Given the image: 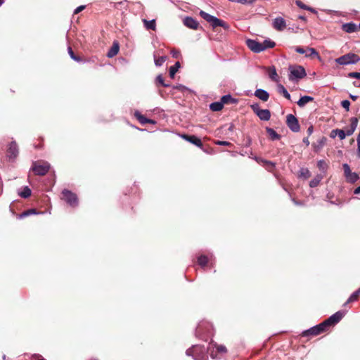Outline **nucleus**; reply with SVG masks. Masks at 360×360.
<instances>
[{"label": "nucleus", "instance_id": "nucleus-8", "mask_svg": "<svg viewBox=\"0 0 360 360\" xmlns=\"http://www.w3.org/2000/svg\"><path fill=\"white\" fill-rule=\"evenodd\" d=\"M63 199L65 200L70 205L75 206L77 205V198L75 194L68 190H64L62 193Z\"/></svg>", "mask_w": 360, "mask_h": 360}, {"label": "nucleus", "instance_id": "nucleus-28", "mask_svg": "<svg viewBox=\"0 0 360 360\" xmlns=\"http://www.w3.org/2000/svg\"><path fill=\"white\" fill-rule=\"evenodd\" d=\"M200 16H201L202 18H204V19H205L206 21H207L209 23H210V22H211L212 19V18H213V17H214L213 15H210V14H208V13H207L206 12L202 11H201L200 12Z\"/></svg>", "mask_w": 360, "mask_h": 360}, {"label": "nucleus", "instance_id": "nucleus-21", "mask_svg": "<svg viewBox=\"0 0 360 360\" xmlns=\"http://www.w3.org/2000/svg\"><path fill=\"white\" fill-rule=\"evenodd\" d=\"M311 101H313L312 97L308 96H304L300 98V100L297 101V105L300 107H303L304 105H305L307 103H308L309 102H310Z\"/></svg>", "mask_w": 360, "mask_h": 360}, {"label": "nucleus", "instance_id": "nucleus-45", "mask_svg": "<svg viewBox=\"0 0 360 360\" xmlns=\"http://www.w3.org/2000/svg\"><path fill=\"white\" fill-rule=\"evenodd\" d=\"M348 76L351 78L360 79V72H350Z\"/></svg>", "mask_w": 360, "mask_h": 360}, {"label": "nucleus", "instance_id": "nucleus-14", "mask_svg": "<svg viewBox=\"0 0 360 360\" xmlns=\"http://www.w3.org/2000/svg\"><path fill=\"white\" fill-rule=\"evenodd\" d=\"M255 96L263 101H266L269 97L267 91L260 89L255 91Z\"/></svg>", "mask_w": 360, "mask_h": 360}, {"label": "nucleus", "instance_id": "nucleus-39", "mask_svg": "<svg viewBox=\"0 0 360 360\" xmlns=\"http://www.w3.org/2000/svg\"><path fill=\"white\" fill-rule=\"evenodd\" d=\"M229 1H231V2H236V3H239V4H252L255 1L254 0H229Z\"/></svg>", "mask_w": 360, "mask_h": 360}, {"label": "nucleus", "instance_id": "nucleus-3", "mask_svg": "<svg viewBox=\"0 0 360 360\" xmlns=\"http://www.w3.org/2000/svg\"><path fill=\"white\" fill-rule=\"evenodd\" d=\"M290 75L289 79L290 80H295L304 77L306 76V72L303 67L300 65L296 66H290L289 67Z\"/></svg>", "mask_w": 360, "mask_h": 360}, {"label": "nucleus", "instance_id": "nucleus-7", "mask_svg": "<svg viewBox=\"0 0 360 360\" xmlns=\"http://www.w3.org/2000/svg\"><path fill=\"white\" fill-rule=\"evenodd\" d=\"M286 123L288 127L294 132H297L300 130V124L297 119L292 114L286 116Z\"/></svg>", "mask_w": 360, "mask_h": 360}, {"label": "nucleus", "instance_id": "nucleus-26", "mask_svg": "<svg viewBox=\"0 0 360 360\" xmlns=\"http://www.w3.org/2000/svg\"><path fill=\"white\" fill-rule=\"evenodd\" d=\"M179 68H180L179 62H176L174 65L170 67L169 75L172 78H173L174 77L176 72L178 71Z\"/></svg>", "mask_w": 360, "mask_h": 360}, {"label": "nucleus", "instance_id": "nucleus-10", "mask_svg": "<svg viewBox=\"0 0 360 360\" xmlns=\"http://www.w3.org/2000/svg\"><path fill=\"white\" fill-rule=\"evenodd\" d=\"M273 27L278 31L283 30L286 27V23L283 18H276L273 22Z\"/></svg>", "mask_w": 360, "mask_h": 360}, {"label": "nucleus", "instance_id": "nucleus-47", "mask_svg": "<svg viewBox=\"0 0 360 360\" xmlns=\"http://www.w3.org/2000/svg\"><path fill=\"white\" fill-rule=\"evenodd\" d=\"M252 109L253 110L254 112L257 115V112L260 111L262 109L259 108V105L257 104L252 105L251 106Z\"/></svg>", "mask_w": 360, "mask_h": 360}, {"label": "nucleus", "instance_id": "nucleus-25", "mask_svg": "<svg viewBox=\"0 0 360 360\" xmlns=\"http://www.w3.org/2000/svg\"><path fill=\"white\" fill-rule=\"evenodd\" d=\"M278 92L282 94L285 98L290 100V95L288 92V91L285 89V88L282 84L278 85Z\"/></svg>", "mask_w": 360, "mask_h": 360}, {"label": "nucleus", "instance_id": "nucleus-53", "mask_svg": "<svg viewBox=\"0 0 360 360\" xmlns=\"http://www.w3.org/2000/svg\"><path fill=\"white\" fill-rule=\"evenodd\" d=\"M34 213H36V212H35V210H28V211H27V212H24V213L22 214V215H23V216H27V215H29V214H34Z\"/></svg>", "mask_w": 360, "mask_h": 360}, {"label": "nucleus", "instance_id": "nucleus-11", "mask_svg": "<svg viewBox=\"0 0 360 360\" xmlns=\"http://www.w3.org/2000/svg\"><path fill=\"white\" fill-rule=\"evenodd\" d=\"M184 24L186 27L193 29V30H196L198 27V22L195 19H193V18H191V17H186L184 20Z\"/></svg>", "mask_w": 360, "mask_h": 360}, {"label": "nucleus", "instance_id": "nucleus-17", "mask_svg": "<svg viewBox=\"0 0 360 360\" xmlns=\"http://www.w3.org/2000/svg\"><path fill=\"white\" fill-rule=\"evenodd\" d=\"M8 156L10 158H15L18 155V147L15 143H11L9 146L8 150Z\"/></svg>", "mask_w": 360, "mask_h": 360}, {"label": "nucleus", "instance_id": "nucleus-63", "mask_svg": "<svg viewBox=\"0 0 360 360\" xmlns=\"http://www.w3.org/2000/svg\"><path fill=\"white\" fill-rule=\"evenodd\" d=\"M354 85H355L356 86L360 87V83H359L358 85H357V84H356L354 83Z\"/></svg>", "mask_w": 360, "mask_h": 360}, {"label": "nucleus", "instance_id": "nucleus-33", "mask_svg": "<svg viewBox=\"0 0 360 360\" xmlns=\"http://www.w3.org/2000/svg\"><path fill=\"white\" fill-rule=\"evenodd\" d=\"M321 177L319 176H316L314 179H313L310 183L309 186L311 187H316L319 185V182L321 181Z\"/></svg>", "mask_w": 360, "mask_h": 360}, {"label": "nucleus", "instance_id": "nucleus-60", "mask_svg": "<svg viewBox=\"0 0 360 360\" xmlns=\"http://www.w3.org/2000/svg\"><path fill=\"white\" fill-rule=\"evenodd\" d=\"M304 141L305 143H307V145H309V143L308 139L304 140Z\"/></svg>", "mask_w": 360, "mask_h": 360}, {"label": "nucleus", "instance_id": "nucleus-5", "mask_svg": "<svg viewBox=\"0 0 360 360\" xmlns=\"http://www.w3.org/2000/svg\"><path fill=\"white\" fill-rule=\"evenodd\" d=\"M344 169V175L346 180L350 183L356 182L359 179V174L356 172H352L348 164L345 163L342 165Z\"/></svg>", "mask_w": 360, "mask_h": 360}, {"label": "nucleus", "instance_id": "nucleus-31", "mask_svg": "<svg viewBox=\"0 0 360 360\" xmlns=\"http://www.w3.org/2000/svg\"><path fill=\"white\" fill-rule=\"evenodd\" d=\"M166 58H167L166 56H160L158 58L155 57V64L157 66H161L166 60Z\"/></svg>", "mask_w": 360, "mask_h": 360}, {"label": "nucleus", "instance_id": "nucleus-38", "mask_svg": "<svg viewBox=\"0 0 360 360\" xmlns=\"http://www.w3.org/2000/svg\"><path fill=\"white\" fill-rule=\"evenodd\" d=\"M326 141V139L325 137H323L319 141V145L317 146H315V150L319 151L325 144Z\"/></svg>", "mask_w": 360, "mask_h": 360}, {"label": "nucleus", "instance_id": "nucleus-59", "mask_svg": "<svg viewBox=\"0 0 360 360\" xmlns=\"http://www.w3.org/2000/svg\"><path fill=\"white\" fill-rule=\"evenodd\" d=\"M199 348H200L199 347L195 346V347H194L193 348V349L195 351V350L198 349Z\"/></svg>", "mask_w": 360, "mask_h": 360}, {"label": "nucleus", "instance_id": "nucleus-4", "mask_svg": "<svg viewBox=\"0 0 360 360\" xmlns=\"http://www.w3.org/2000/svg\"><path fill=\"white\" fill-rule=\"evenodd\" d=\"M50 169V165L46 162H34L32 169L37 175H45Z\"/></svg>", "mask_w": 360, "mask_h": 360}, {"label": "nucleus", "instance_id": "nucleus-61", "mask_svg": "<svg viewBox=\"0 0 360 360\" xmlns=\"http://www.w3.org/2000/svg\"><path fill=\"white\" fill-rule=\"evenodd\" d=\"M191 351V349L187 350V352H186L187 354H189Z\"/></svg>", "mask_w": 360, "mask_h": 360}, {"label": "nucleus", "instance_id": "nucleus-2", "mask_svg": "<svg viewBox=\"0 0 360 360\" xmlns=\"http://www.w3.org/2000/svg\"><path fill=\"white\" fill-rule=\"evenodd\" d=\"M360 61V57L353 53H349L335 59V62L342 65L355 64Z\"/></svg>", "mask_w": 360, "mask_h": 360}, {"label": "nucleus", "instance_id": "nucleus-30", "mask_svg": "<svg viewBox=\"0 0 360 360\" xmlns=\"http://www.w3.org/2000/svg\"><path fill=\"white\" fill-rule=\"evenodd\" d=\"M300 175L304 179H308L311 176V174L308 169L302 168L300 171Z\"/></svg>", "mask_w": 360, "mask_h": 360}, {"label": "nucleus", "instance_id": "nucleus-35", "mask_svg": "<svg viewBox=\"0 0 360 360\" xmlns=\"http://www.w3.org/2000/svg\"><path fill=\"white\" fill-rule=\"evenodd\" d=\"M313 56H318V53L314 48H308L306 52L307 57H311Z\"/></svg>", "mask_w": 360, "mask_h": 360}, {"label": "nucleus", "instance_id": "nucleus-57", "mask_svg": "<svg viewBox=\"0 0 360 360\" xmlns=\"http://www.w3.org/2000/svg\"><path fill=\"white\" fill-rule=\"evenodd\" d=\"M350 98H351L353 101H355V100L357 98V96H352V95H351V96H350Z\"/></svg>", "mask_w": 360, "mask_h": 360}, {"label": "nucleus", "instance_id": "nucleus-29", "mask_svg": "<svg viewBox=\"0 0 360 360\" xmlns=\"http://www.w3.org/2000/svg\"><path fill=\"white\" fill-rule=\"evenodd\" d=\"M266 131H267L269 135L270 136V137L273 140H276V139H278L279 138V135L273 129L267 128Z\"/></svg>", "mask_w": 360, "mask_h": 360}, {"label": "nucleus", "instance_id": "nucleus-49", "mask_svg": "<svg viewBox=\"0 0 360 360\" xmlns=\"http://www.w3.org/2000/svg\"><path fill=\"white\" fill-rule=\"evenodd\" d=\"M85 8V6H78L74 11V13L75 14H77L79 13V12H81L82 11H83L84 9Z\"/></svg>", "mask_w": 360, "mask_h": 360}, {"label": "nucleus", "instance_id": "nucleus-43", "mask_svg": "<svg viewBox=\"0 0 360 360\" xmlns=\"http://www.w3.org/2000/svg\"><path fill=\"white\" fill-rule=\"evenodd\" d=\"M296 5L300 7V8H302V9H304V10H307L308 8V6L307 5H305L304 4H303L301 1L300 0H297L296 1Z\"/></svg>", "mask_w": 360, "mask_h": 360}, {"label": "nucleus", "instance_id": "nucleus-19", "mask_svg": "<svg viewBox=\"0 0 360 360\" xmlns=\"http://www.w3.org/2000/svg\"><path fill=\"white\" fill-rule=\"evenodd\" d=\"M134 115L141 124L154 123L153 120L146 118L139 111H136Z\"/></svg>", "mask_w": 360, "mask_h": 360}, {"label": "nucleus", "instance_id": "nucleus-13", "mask_svg": "<svg viewBox=\"0 0 360 360\" xmlns=\"http://www.w3.org/2000/svg\"><path fill=\"white\" fill-rule=\"evenodd\" d=\"M182 137L198 147H201L202 145L201 140L195 136L183 135Z\"/></svg>", "mask_w": 360, "mask_h": 360}, {"label": "nucleus", "instance_id": "nucleus-22", "mask_svg": "<svg viewBox=\"0 0 360 360\" xmlns=\"http://www.w3.org/2000/svg\"><path fill=\"white\" fill-rule=\"evenodd\" d=\"M357 123H358V120L356 118L352 119L351 127L349 129H348L347 131V136H350L354 132V131L356 130V127H357Z\"/></svg>", "mask_w": 360, "mask_h": 360}, {"label": "nucleus", "instance_id": "nucleus-32", "mask_svg": "<svg viewBox=\"0 0 360 360\" xmlns=\"http://www.w3.org/2000/svg\"><path fill=\"white\" fill-rule=\"evenodd\" d=\"M198 262L200 266H204L207 264L208 259L206 256L201 255L200 257H198Z\"/></svg>", "mask_w": 360, "mask_h": 360}, {"label": "nucleus", "instance_id": "nucleus-44", "mask_svg": "<svg viewBox=\"0 0 360 360\" xmlns=\"http://www.w3.org/2000/svg\"><path fill=\"white\" fill-rule=\"evenodd\" d=\"M68 53H69V55L70 56V57H71L73 60H77V61H78V60H79V58L75 56L74 52H73V51L72 50L71 47H69V48H68Z\"/></svg>", "mask_w": 360, "mask_h": 360}, {"label": "nucleus", "instance_id": "nucleus-55", "mask_svg": "<svg viewBox=\"0 0 360 360\" xmlns=\"http://www.w3.org/2000/svg\"><path fill=\"white\" fill-rule=\"evenodd\" d=\"M360 193V186L359 187H357L355 191H354V193L355 194H359Z\"/></svg>", "mask_w": 360, "mask_h": 360}, {"label": "nucleus", "instance_id": "nucleus-54", "mask_svg": "<svg viewBox=\"0 0 360 360\" xmlns=\"http://www.w3.org/2000/svg\"><path fill=\"white\" fill-rule=\"evenodd\" d=\"M307 11H311V12H312V13H316V11H315V9H314V8H311V7H309V6H308V8H307Z\"/></svg>", "mask_w": 360, "mask_h": 360}, {"label": "nucleus", "instance_id": "nucleus-64", "mask_svg": "<svg viewBox=\"0 0 360 360\" xmlns=\"http://www.w3.org/2000/svg\"><path fill=\"white\" fill-rule=\"evenodd\" d=\"M2 4H3V1L0 0V6H1Z\"/></svg>", "mask_w": 360, "mask_h": 360}, {"label": "nucleus", "instance_id": "nucleus-12", "mask_svg": "<svg viewBox=\"0 0 360 360\" xmlns=\"http://www.w3.org/2000/svg\"><path fill=\"white\" fill-rule=\"evenodd\" d=\"M214 348H216L217 351L221 354H225L226 352V348L224 345H217V344L212 345L209 349L211 352V356L212 358H216L217 356L214 355Z\"/></svg>", "mask_w": 360, "mask_h": 360}, {"label": "nucleus", "instance_id": "nucleus-51", "mask_svg": "<svg viewBox=\"0 0 360 360\" xmlns=\"http://www.w3.org/2000/svg\"><path fill=\"white\" fill-rule=\"evenodd\" d=\"M171 54L174 58H177L179 54V52L176 50H172Z\"/></svg>", "mask_w": 360, "mask_h": 360}, {"label": "nucleus", "instance_id": "nucleus-6", "mask_svg": "<svg viewBox=\"0 0 360 360\" xmlns=\"http://www.w3.org/2000/svg\"><path fill=\"white\" fill-rule=\"evenodd\" d=\"M326 329V326L325 324L321 323V324L316 326L314 327L311 328L309 330H307L302 333L303 336H308V335H317L322 332L325 331Z\"/></svg>", "mask_w": 360, "mask_h": 360}, {"label": "nucleus", "instance_id": "nucleus-42", "mask_svg": "<svg viewBox=\"0 0 360 360\" xmlns=\"http://www.w3.org/2000/svg\"><path fill=\"white\" fill-rule=\"evenodd\" d=\"M341 105L342 108H344L347 111H349V106H350V102L347 100H344L342 101Z\"/></svg>", "mask_w": 360, "mask_h": 360}, {"label": "nucleus", "instance_id": "nucleus-37", "mask_svg": "<svg viewBox=\"0 0 360 360\" xmlns=\"http://www.w3.org/2000/svg\"><path fill=\"white\" fill-rule=\"evenodd\" d=\"M269 75V77L271 79H273L274 81L278 80V75H277L276 69L274 68L270 70Z\"/></svg>", "mask_w": 360, "mask_h": 360}, {"label": "nucleus", "instance_id": "nucleus-20", "mask_svg": "<svg viewBox=\"0 0 360 360\" xmlns=\"http://www.w3.org/2000/svg\"><path fill=\"white\" fill-rule=\"evenodd\" d=\"M143 22L144 25H145L146 29L152 30H155L156 25H155V20H147L146 19H143Z\"/></svg>", "mask_w": 360, "mask_h": 360}, {"label": "nucleus", "instance_id": "nucleus-34", "mask_svg": "<svg viewBox=\"0 0 360 360\" xmlns=\"http://www.w3.org/2000/svg\"><path fill=\"white\" fill-rule=\"evenodd\" d=\"M221 101L223 104L228 103L229 102H235V101L232 98L230 95H225L221 97Z\"/></svg>", "mask_w": 360, "mask_h": 360}, {"label": "nucleus", "instance_id": "nucleus-36", "mask_svg": "<svg viewBox=\"0 0 360 360\" xmlns=\"http://www.w3.org/2000/svg\"><path fill=\"white\" fill-rule=\"evenodd\" d=\"M317 166L320 170L323 172L326 171L328 167V165L324 160H319L317 163Z\"/></svg>", "mask_w": 360, "mask_h": 360}, {"label": "nucleus", "instance_id": "nucleus-58", "mask_svg": "<svg viewBox=\"0 0 360 360\" xmlns=\"http://www.w3.org/2000/svg\"><path fill=\"white\" fill-rule=\"evenodd\" d=\"M299 18H300L301 20H304V21H305V20H306V18H305V17H304V16H300Z\"/></svg>", "mask_w": 360, "mask_h": 360}, {"label": "nucleus", "instance_id": "nucleus-16", "mask_svg": "<svg viewBox=\"0 0 360 360\" xmlns=\"http://www.w3.org/2000/svg\"><path fill=\"white\" fill-rule=\"evenodd\" d=\"M257 115L259 117L260 120L267 121L270 119L271 113L269 110H266V109L262 110V109L260 111L257 112Z\"/></svg>", "mask_w": 360, "mask_h": 360}, {"label": "nucleus", "instance_id": "nucleus-40", "mask_svg": "<svg viewBox=\"0 0 360 360\" xmlns=\"http://www.w3.org/2000/svg\"><path fill=\"white\" fill-rule=\"evenodd\" d=\"M359 295L358 294V292H353L351 295V296L349 297L347 303L352 302H354V301L356 300L358 297H359Z\"/></svg>", "mask_w": 360, "mask_h": 360}, {"label": "nucleus", "instance_id": "nucleus-56", "mask_svg": "<svg viewBox=\"0 0 360 360\" xmlns=\"http://www.w3.org/2000/svg\"><path fill=\"white\" fill-rule=\"evenodd\" d=\"M307 131L309 134H311L313 131V127L311 126L308 128Z\"/></svg>", "mask_w": 360, "mask_h": 360}, {"label": "nucleus", "instance_id": "nucleus-23", "mask_svg": "<svg viewBox=\"0 0 360 360\" xmlns=\"http://www.w3.org/2000/svg\"><path fill=\"white\" fill-rule=\"evenodd\" d=\"M223 106L224 104L220 101L211 103L210 108L212 111H219L223 108Z\"/></svg>", "mask_w": 360, "mask_h": 360}, {"label": "nucleus", "instance_id": "nucleus-24", "mask_svg": "<svg viewBox=\"0 0 360 360\" xmlns=\"http://www.w3.org/2000/svg\"><path fill=\"white\" fill-rule=\"evenodd\" d=\"M119 51V46L117 44H114L112 48L110 49V51L108 53V56L109 58H112L117 54Z\"/></svg>", "mask_w": 360, "mask_h": 360}, {"label": "nucleus", "instance_id": "nucleus-62", "mask_svg": "<svg viewBox=\"0 0 360 360\" xmlns=\"http://www.w3.org/2000/svg\"><path fill=\"white\" fill-rule=\"evenodd\" d=\"M356 292H358L359 295H360V288L356 291Z\"/></svg>", "mask_w": 360, "mask_h": 360}, {"label": "nucleus", "instance_id": "nucleus-1", "mask_svg": "<svg viewBox=\"0 0 360 360\" xmlns=\"http://www.w3.org/2000/svg\"><path fill=\"white\" fill-rule=\"evenodd\" d=\"M248 47L255 53H259L269 48H274L275 42L271 39H266L263 42H259L255 39H248L246 41Z\"/></svg>", "mask_w": 360, "mask_h": 360}, {"label": "nucleus", "instance_id": "nucleus-27", "mask_svg": "<svg viewBox=\"0 0 360 360\" xmlns=\"http://www.w3.org/2000/svg\"><path fill=\"white\" fill-rule=\"evenodd\" d=\"M19 195L22 198H27L31 195V190L27 187L25 186L22 191L18 193Z\"/></svg>", "mask_w": 360, "mask_h": 360}, {"label": "nucleus", "instance_id": "nucleus-50", "mask_svg": "<svg viewBox=\"0 0 360 360\" xmlns=\"http://www.w3.org/2000/svg\"><path fill=\"white\" fill-rule=\"evenodd\" d=\"M157 80L158 81V82H160L162 86H167V85L164 84V80H163V78L161 75H159L158 77H157Z\"/></svg>", "mask_w": 360, "mask_h": 360}, {"label": "nucleus", "instance_id": "nucleus-52", "mask_svg": "<svg viewBox=\"0 0 360 360\" xmlns=\"http://www.w3.org/2000/svg\"><path fill=\"white\" fill-rule=\"evenodd\" d=\"M357 142V153L358 156L360 157V139H356Z\"/></svg>", "mask_w": 360, "mask_h": 360}, {"label": "nucleus", "instance_id": "nucleus-18", "mask_svg": "<svg viewBox=\"0 0 360 360\" xmlns=\"http://www.w3.org/2000/svg\"><path fill=\"white\" fill-rule=\"evenodd\" d=\"M342 30L346 32H354L357 30V27L354 23H346L342 25Z\"/></svg>", "mask_w": 360, "mask_h": 360}, {"label": "nucleus", "instance_id": "nucleus-15", "mask_svg": "<svg viewBox=\"0 0 360 360\" xmlns=\"http://www.w3.org/2000/svg\"><path fill=\"white\" fill-rule=\"evenodd\" d=\"M210 25L212 26L213 28H215L217 27H222L224 28L227 27L226 22L214 16L212 19Z\"/></svg>", "mask_w": 360, "mask_h": 360}, {"label": "nucleus", "instance_id": "nucleus-48", "mask_svg": "<svg viewBox=\"0 0 360 360\" xmlns=\"http://www.w3.org/2000/svg\"><path fill=\"white\" fill-rule=\"evenodd\" d=\"M216 144L217 145H219V146H231V143L229 142H227V141H217L216 142Z\"/></svg>", "mask_w": 360, "mask_h": 360}, {"label": "nucleus", "instance_id": "nucleus-9", "mask_svg": "<svg viewBox=\"0 0 360 360\" xmlns=\"http://www.w3.org/2000/svg\"><path fill=\"white\" fill-rule=\"evenodd\" d=\"M344 316V313L342 311H338L331 316H330L327 320L323 321V323L326 326H333L338 323L342 318Z\"/></svg>", "mask_w": 360, "mask_h": 360}, {"label": "nucleus", "instance_id": "nucleus-41", "mask_svg": "<svg viewBox=\"0 0 360 360\" xmlns=\"http://www.w3.org/2000/svg\"><path fill=\"white\" fill-rule=\"evenodd\" d=\"M336 131H337V134H338V137L341 140L345 139L346 136H347V132H345L344 130L339 129V130H337Z\"/></svg>", "mask_w": 360, "mask_h": 360}, {"label": "nucleus", "instance_id": "nucleus-46", "mask_svg": "<svg viewBox=\"0 0 360 360\" xmlns=\"http://www.w3.org/2000/svg\"><path fill=\"white\" fill-rule=\"evenodd\" d=\"M295 51L299 53H301V54H304V53L306 54L307 50H304L302 47L297 46V47L295 48Z\"/></svg>", "mask_w": 360, "mask_h": 360}]
</instances>
